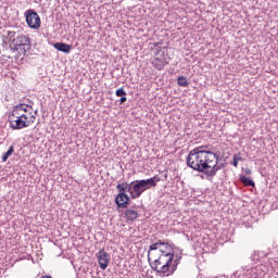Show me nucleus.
<instances>
[{"label": "nucleus", "instance_id": "nucleus-1", "mask_svg": "<svg viewBox=\"0 0 278 278\" xmlns=\"http://www.w3.org/2000/svg\"><path fill=\"white\" fill-rule=\"evenodd\" d=\"M187 166L203 173L208 181L216 177V173L220 170L218 165V154L214 153L210 146H200L191 150L187 156Z\"/></svg>", "mask_w": 278, "mask_h": 278}, {"label": "nucleus", "instance_id": "nucleus-2", "mask_svg": "<svg viewBox=\"0 0 278 278\" xmlns=\"http://www.w3.org/2000/svg\"><path fill=\"white\" fill-rule=\"evenodd\" d=\"M162 247H165L166 250H162ZM170 249V244L167 242L159 241L150 245L148 251V260L151 262V251H160L161 254L154 262L150 263L152 270L161 275V277H170V275H175V270H177V266H179V261L181 257L175 260V253L168 252ZM175 260V261H174Z\"/></svg>", "mask_w": 278, "mask_h": 278}, {"label": "nucleus", "instance_id": "nucleus-3", "mask_svg": "<svg viewBox=\"0 0 278 278\" xmlns=\"http://www.w3.org/2000/svg\"><path fill=\"white\" fill-rule=\"evenodd\" d=\"M159 181L160 177L157 176H153L149 179L135 180L132 182H127V190L131 199H140L143 192H147V190L151 188H155Z\"/></svg>", "mask_w": 278, "mask_h": 278}, {"label": "nucleus", "instance_id": "nucleus-4", "mask_svg": "<svg viewBox=\"0 0 278 278\" xmlns=\"http://www.w3.org/2000/svg\"><path fill=\"white\" fill-rule=\"evenodd\" d=\"M27 118H29V116H24L23 114L20 115L18 113H16V111L11 112V114L9 115V123L11 129L18 130L29 127V125H31L34 121H27Z\"/></svg>", "mask_w": 278, "mask_h": 278}, {"label": "nucleus", "instance_id": "nucleus-5", "mask_svg": "<svg viewBox=\"0 0 278 278\" xmlns=\"http://www.w3.org/2000/svg\"><path fill=\"white\" fill-rule=\"evenodd\" d=\"M116 190H118V194L115 198V203L117 207L125 208L127 205H129V195H127L126 192H128L127 189V182H122L116 186Z\"/></svg>", "mask_w": 278, "mask_h": 278}, {"label": "nucleus", "instance_id": "nucleus-6", "mask_svg": "<svg viewBox=\"0 0 278 278\" xmlns=\"http://www.w3.org/2000/svg\"><path fill=\"white\" fill-rule=\"evenodd\" d=\"M12 45H16V47L20 48V53H27L31 41L26 35H17L16 38L12 40Z\"/></svg>", "mask_w": 278, "mask_h": 278}, {"label": "nucleus", "instance_id": "nucleus-7", "mask_svg": "<svg viewBox=\"0 0 278 278\" xmlns=\"http://www.w3.org/2000/svg\"><path fill=\"white\" fill-rule=\"evenodd\" d=\"M26 23L30 29H39L41 25L40 15L34 10L26 11Z\"/></svg>", "mask_w": 278, "mask_h": 278}, {"label": "nucleus", "instance_id": "nucleus-8", "mask_svg": "<svg viewBox=\"0 0 278 278\" xmlns=\"http://www.w3.org/2000/svg\"><path fill=\"white\" fill-rule=\"evenodd\" d=\"M98 263L101 270H105L110 264V255L104 249L100 250L97 254Z\"/></svg>", "mask_w": 278, "mask_h": 278}, {"label": "nucleus", "instance_id": "nucleus-9", "mask_svg": "<svg viewBox=\"0 0 278 278\" xmlns=\"http://www.w3.org/2000/svg\"><path fill=\"white\" fill-rule=\"evenodd\" d=\"M33 111L34 108L31 105L20 103L13 108L12 112H16V114H22L24 116H29V114H31Z\"/></svg>", "mask_w": 278, "mask_h": 278}, {"label": "nucleus", "instance_id": "nucleus-10", "mask_svg": "<svg viewBox=\"0 0 278 278\" xmlns=\"http://www.w3.org/2000/svg\"><path fill=\"white\" fill-rule=\"evenodd\" d=\"M54 49H56V51H61L62 53H71L73 46L64 42H56L54 43Z\"/></svg>", "mask_w": 278, "mask_h": 278}, {"label": "nucleus", "instance_id": "nucleus-11", "mask_svg": "<svg viewBox=\"0 0 278 278\" xmlns=\"http://www.w3.org/2000/svg\"><path fill=\"white\" fill-rule=\"evenodd\" d=\"M166 64V60L160 58H155L152 61V65L154 66V68H156V71H164V66Z\"/></svg>", "mask_w": 278, "mask_h": 278}, {"label": "nucleus", "instance_id": "nucleus-12", "mask_svg": "<svg viewBox=\"0 0 278 278\" xmlns=\"http://www.w3.org/2000/svg\"><path fill=\"white\" fill-rule=\"evenodd\" d=\"M240 181L243 184V186H249L250 188H255V181H253L251 178L242 175L240 176Z\"/></svg>", "mask_w": 278, "mask_h": 278}, {"label": "nucleus", "instance_id": "nucleus-13", "mask_svg": "<svg viewBox=\"0 0 278 278\" xmlns=\"http://www.w3.org/2000/svg\"><path fill=\"white\" fill-rule=\"evenodd\" d=\"M125 217L127 218V220L134 222L136 220V218H138V212L129 208L125 212Z\"/></svg>", "mask_w": 278, "mask_h": 278}, {"label": "nucleus", "instance_id": "nucleus-14", "mask_svg": "<svg viewBox=\"0 0 278 278\" xmlns=\"http://www.w3.org/2000/svg\"><path fill=\"white\" fill-rule=\"evenodd\" d=\"M177 84L178 86H180L181 88H188L189 84L188 83V78L186 76H180L177 79Z\"/></svg>", "mask_w": 278, "mask_h": 278}, {"label": "nucleus", "instance_id": "nucleus-15", "mask_svg": "<svg viewBox=\"0 0 278 278\" xmlns=\"http://www.w3.org/2000/svg\"><path fill=\"white\" fill-rule=\"evenodd\" d=\"M14 153V146H11L9 150L2 155V162H8L10 155Z\"/></svg>", "mask_w": 278, "mask_h": 278}, {"label": "nucleus", "instance_id": "nucleus-16", "mask_svg": "<svg viewBox=\"0 0 278 278\" xmlns=\"http://www.w3.org/2000/svg\"><path fill=\"white\" fill-rule=\"evenodd\" d=\"M232 160V166L238 168V162H242V155L240 153L233 154Z\"/></svg>", "mask_w": 278, "mask_h": 278}, {"label": "nucleus", "instance_id": "nucleus-17", "mask_svg": "<svg viewBox=\"0 0 278 278\" xmlns=\"http://www.w3.org/2000/svg\"><path fill=\"white\" fill-rule=\"evenodd\" d=\"M115 94H116V97H127V92L125 91V89H123V88H119V89H117L116 91H115Z\"/></svg>", "mask_w": 278, "mask_h": 278}, {"label": "nucleus", "instance_id": "nucleus-18", "mask_svg": "<svg viewBox=\"0 0 278 278\" xmlns=\"http://www.w3.org/2000/svg\"><path fill=\"white\" fill-rule=\"evenodd\" d=\"M10 51H12L13 53L18 51L21 53V48L16 45L10 46L9 47Z\"/></svg>", "mask_w": 278, "mask_h": 278}, {"label": "nucleus", "instance_id": "nucleus-19", "mask_svg": "<svg viewBox=\"0 0 278 278\" xmlns=\"http://www.w3.org/2000/svg\"><path fill=\"white\" fill-rule=\"evenodd\" d=\"M8 36H9L10 40H14V38H16V36H18V35H16V31H9Z\"/></svg>", "mask_w": 278, "mask_h": 278}, {"label": "nucleus", "instance_id": "nucleus-20", "mask_svg": "<svg viewBox=\"0 0 278 278\" xmlns=\"http://www.w3.org/2000/svg\"><path fill=\"white\" fill-rule=\"evenodd\" d=\"M161 250L167 251V253H173V248H170V245H169V249H166V245H161Z\"/></svg>", "mask_w": 278, "mask_h": 278}, {"label": "nucleus", "instance_id": "nucleus-21", "mask_svg": "<svg viewBox=\"0 0 278 278\" xmlns=\"http://www.w3.org/2000/svg\"><path fill=\"white\" fill-rule=\"evenodd\" d=\"M27 121H33V123H35L36 121V115H30V117L28 116Z\"/></svg>", "mask_w": 278, "mask_h": 278}, {"label": "nucleus", "instance_id": "nucleus-22", "mask_svg": "<svg viewBox=\"0 0 278 278\" xmlns=\"http://www.w3.org/2000/svg\"><path fill=\"white\" fill-rule=\"evenodd\" d=\"M125 101H127V97L123 96L121 99H119V103H125Z\"/></svg>", "mask_w": 278, "mask_h": 278}, {"label": "nucleus", "instance_id": "nucleus-23", "mask_svg": "<svg viewBox=\"0 0 278 278\" xmlns=\"http://www.w3.org/2000/svg\"><path fill=\"white\" fill-rule=\"evenodd\" d=\"M243 173H245L247 175H251V168H245V169H243Z\"/></svg>", "mask_w": 278, "mask_h": 278}, {"label": "nucleus", "instance_id": "nucleus-24", "mask_svg": "<svg viewBox=\"0 0 278 278\" xmlns=\"http://www.w3.org/2000/svg\"><path fill=\"white\" fill-rule=\"evenodd\" d=\"M38 114V110H35V116Z\"/></svg>", "mask_w": 278, "mask_h": 278}]
</instances>
